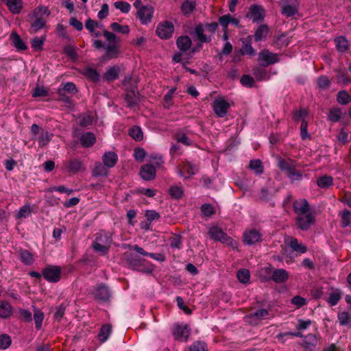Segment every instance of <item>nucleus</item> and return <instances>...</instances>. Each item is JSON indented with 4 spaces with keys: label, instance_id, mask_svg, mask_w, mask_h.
<instances>
[{
    "label": "nucleus",
    "instance_id": "1",
    "mask_svg": "<svg viewBox=\"0 0 351 351\" xmlns=\"http://www.w3.org/2000/svg\"><path fill=\"white\" fill-rule=\"evenodd\" d=\"M217 27L218 23H199L191 32L194 40L199 43L193 47L191 39L188 36H181L176 40L178 49L181 53H185L188 58H191L202 48L203 43L211 41L212 36L216 32Z\"/></svg>",
    "mask_w": 351,
    "mask_h": 351
},
{
    "label": "nucleus",
    "instance_id": "2",
    "mask_svg": "<svg viewBox=\"0 0 351 351\" xmlns=\"http://www.w3.org/2000/svg\"><path fill=\"white\" fill-rule=\"evenodd\" d=\"M104 36L106 40V43L104 44L99 40H95L93 45L96 49L103 48L105 50V54L101 57L104 61L117 58L121 55L120 51V39L113 33L104 31Z\"/></svg>",
    "mask_w": 351,
    "mask_h": 351
},
{
    "label": "nucleus",
    "instance_id": "3",
    "mask_svg": "<svg viewBox=\"0 0 351 351\" xmlns=\"http://www.w3.org/2000/svg\"><path fill=\"white\" fill-rule=\"evenodd\" d=\"M111 243L112 238L109 234L106 232H100L96 234L92 247L95 252L104 255L108 253Z\"/></svg>",
    "mask_w": 351,
    "mask_h": 351
},
{
    "label": "nucleus",
    "instance_id": "4",
    "mask_svg": "<svg viewBox=\"0 0 351 351\" xmlns=\"http://www.w3.org/2000/svg\"><path fill=\"white\" fill-rule=\"evenodd\" d=\"M311 324L312 321L311 319H298L297 324L295 325V329L297 330V332H280L277 335L276 338L282 343L285 341L286 339L284 338L287 336H293L302 338L304 337L302 332L306 330L311 326Z\"/></svg>",
    "mask_w": 351,
    "mask_h": 351
},
{
    "label": "nucleus",
    "instance_id": "5",
    "mask_svg": "<svg viewBox=\"0 0 351 351\" xmlns=\"http://www.w3.org/2000/svg\"><path fill=\"white\" fill-rule=\"evenodd\" d=\"M208 235L211 239L226 243L233 248L237 247V241L228 237L226 233L217 226L211 227L209 229Z\"/></svg>",
    "mask_w": 351,
    "mask_h": 351
},
{
    "label": "nucleus",
    "instance_id": "6",
    "mask_svg": "<svg viewBox=\"0 0 351 351\" xmlns=\"http://www.w3.org/2000/svg\"><path fill=\"white\" fill-rule=\"evenodd\" d=\"M42 275L47 282L56 283L61 278L62 269L58 265H48L43 269Z\"/></svg>",
    "mask_w": 351,
    "mask_h": 351
},
{
    "label": "nucleus",
    "instance_id": "7",
    "mask_svg": "<svg viewBox=\"0 0 351 351\" xmlns=\"http://www.w3.org/2000/svg\"><path fill=\"white\" fill-rule=\"evenodd\" d=\"M197 171V166L189 161L184 162L176 167L178 174L185 179L190 178Z\"/></svg>",
    "mask_w": 351,
    "mask_h": 351
},
{
    "label": "nucleus",
    "instance_id": "8",
    "mask_svg": "<svg viewBox=\"0 0 351 351\" xmlns=\"http://www.w3.org/2000/svg\"><path fill=\"white\" fill-rule=\"evenodd\" d=\"M230 107V103L220 97L215 99L212 104V108L215 114L220 118L227 115Z\"/></svg>",
    "mask_w": 351,
    "mask_h": 351
},
{
    "label": "nucleus",
    "instance_id": "9",
    "mask_svg": "<svg viewBox=\"0 0 351 351\" xmlns=\"http://www.w3.org/2000/svg\"><path fill=\"white\" fill-rule=\"evenodd\" d=\"M246 16L253 22H261L265 16V10L261 5L254 4L249 8Z\"/></svg>",
    "mask_w": 351,
    "mask_h": 351
},
{
    "label": "nucleus",
    "instance_id": "10",
    "mask_svg": "<svg viewBox=\"0 0 351 351\" xmlns=\"http://www.w3.org/2000/svg\"><path fill=\"white\" fill-rule=\"evenodd\" d=\"M191 332V328L187 324H176L173 328V335L176 340L186 341Z\"/></svg>",
    "mask_w": 351,
    "mask_h": 351
},
{
    "label": "nucleus",
    "instance_id": "11",
    "mask_svg": "<svg viewBox=\"0 0 351 351\" xmlns=\"http://www.w3.org/2000/svg\"><path fill=\"white\" fill-rule=\"evenodd\" d=\"M259 64L263 66H267L278 61L277 54L270 52L269 50H262L258 54Z\"/></svg>",
    "mask_w": 351,
    "mask_h": 351
},
{
    "label": "nucleus",
    "instance_id": "12",
    "mask_svg": "<svg viewBox=\"0 0 351 351\" xmlns=\"http://www.w3.org/2000/svg\"><path fill=\"white\" fill-rule=\"evenodd\" d=\"M64 167L69 173H77L85 169L82 160L79 158H72L64 162Z\"/></svg>",
    "mask_w": 351,
    "mask_h": 351
},
{
    "label": "nucleus",
    "instance_id": "13",
    "mask_svg": "<svg viewBox=\"0 0 351 351\" xmlns=\"http://www.w3.org/2000/svg\"><path fill=\"white\" fill-rule=\"evenodd\" d=\"M314 223L315 217L311 213L298 216L296 218V223L302 230H308Z\"/></svg>",
    "mask_w": 351,
    "mask_h": 351
},
{
    "label": "nucleus",
    "instance_id": "14",
    "mask_svg": "<svg viewBox=\"0 0 351 351\" xmlns=\"http://www.w3.org/2000/svg\"><path fill=\"white\" fill-rule=\"evenodd\" d=\"M174 32L173 23H159L157 26L156 34L162 39H168L172 36Z\"/></svg>",
    "mask_w": 351,
    "mask_h": 351
},
{
    "label": "nucleus",
    "instance_id": "15",
    "mask_svg": "<svg viewBox=\"0 0 351 351\" xmlns=\"http://www.w3.org/2000/svg\"><path fill=\"white\" fill-rule=\"evenodd\" d=\"M95 297L101 301H108L111 297V292L106 285H99L94 291Z\"/></svg>",
    "mask_w": 351,
    "mask_h": 351
},
{
    "label": "nucleus",
    "instance_id": "16",
    "mask_svg": "<svg viewBox=\"0 0 351 351\" xmlns=\"http://www.w3.org/2000/svg\"><path fill=\"white\" fill-rule=\"evenodd\" d=\"M261 240V234L256 230L245 231L243 234V241L246 245H253Z\"/></svg>",
    "mask_w": 351,
    "mask_h": 351
},
{
    "label": "nucleus",
    "instance_id": "17",
    "mask_svg": "<svg viewBox=\"0 0 351 351\" xmlns=\"http://www.w3.org/2000/svg\"><path fill=\"white\" fill-rule=\"evenodd\" d=\"M10 40L12 46L17 51H25L27 49V45L21 36L14 31H12L10 35Z\"/></svg>",
    "mask_w": 351,
    "mask_h": 351
},
{
    "label": "nucleus",
    "instance_id": "18",
    "mask_svg": "<svg viewBox=\"0 0 351 351\" xmlns=\"http://www.w3.org/2000/svg\"><path fill=\"white\" fill-rule=\"evenodd\" d=\"M297 0H282V14L287 16H291L297 12L295 3Z\"/></svg>",
    "mask_w": 351,
    "mask_h": 351
},
{
    "label": "nucleus",
    "instance_id": "19",
    "mask_svg": "<svg viewBox=\"0 0 351 351\" xmlns=\"http://www.w3.org/2000/svg\"><path fill=\"white\" fill-rule=\"evenodd\" d=\"M49 14L47 7L40 6L35 8L33 12L34 22H46Z\"/></svg>",
    "mask_w": 351,
    "mask_h": 351
},
{
    "label": "nucleus",
    "instance_id": "20",
    "mask_svg": "<svg viewBox=\"0 0 351 351\" xmlns=\"http://www.w3.org/2000/svg\"><path fill=\"white\" fill-rule=\"evenodd\" d=\"M293 210L298 216L309 213V204L308 201L305 199L295 200L293 202Z\"/></svg>",
    "mask_w": 351,
    "mask_h": 351
},
{
    "label": "nucleus",
    "instance_id": "21",
    "mask_svg": "<svg viewBox=\"0 0 351 351\" xmlns=\"http://www.w3.org/2000/svg\"><path fill=\"white\" fill-rule=\"evenodd\" d=\"M304 340L302 346L304 351H314L317 344V338L315 335L308 334L303 337Z\"/></svg>",
    "mask_w": 351,
    "mask_h": 351
},
{
    "label": "nucleus",
    "instance_id": "22",
    "mask_svg": "<svg viewBox=\"0 0 351 351\" xmlns=\"http://www.w3.org/2000/svg\"><path fill=\"white\" fill-rule=\"evenodd\" d=\"M140 175L143 180H151L155 178L156 169L152 165H145L141 168Z\"/></svg>",
    "mask_w": 351,
    "mask_h": 351
},
{
    "label": "nucleus",
    "instance_id": "23",
    "mask_svg": "<svg viewBox=\"0 0 351 351\" xmlns=\"http://www.w3.org/2000/svg\"><path fill=\"white\" fill-rule=\"evenodd\" d=\"M118 161V155L114 152H106L102 156V162L108 168H112L115 166Z\"/></svg>",
    "mask_w": 351,
    "mask_h": 351
},
{
    "label": "nucleus",
    "instance_id": "24",
    "mask_svg": "<svg viewBox=\"0 0 351 351\" xmlns=\"http://www.w3.org/2000/svg\"><path fill=\"white\" fill-rule=\"evenodd\" d=\"M285 243L293 251L300 254H304L307 251V247L302 243H300L295 238L290 237L285 240Z\"/></svg>",
    "mask_w": 351,
    "mask_h": 351
},
{
    "label": "nucleus",
    "instance_id": "25",
    "mask_svg": "<svg viewBox=\"0 0 351 351\" xmlns=\"http://www.w3.org/2000/svg\"><path fill=\"white\" fill-rule=\"evenodd\" d=\"M341 298L342 293L339 289L331 288L326 300L330 306H333L338 304Z\"/></svg>",
    "mask_w": 351,
    "mask_h": 351
},
{
    "label": "nucleus",
    "instance_id": "26",
    "mask_svg": "<svg viewBox=\"0 0 351 351\" xmlns=\"http://www.w3.org/2000/svg\"><path fill=\"white\" fill-rule=\"evenodd\" d=\"M125 101L127 103V106L129 108H134L137 106L139 101V96L138 93L135 91V90L132 89L130 90H128L125 94Z\"/></svg>",
    "mask_w": 351,
    "mask_h": 351
},
{
    "label": "nucleus",
    "instance_id": "27",
    "mask_svg": "<svg viewBox=\"0 0 351 351\" xmlns=\"http://www.w3.org/2000/svg\"><path fill=\"white\" fill-rule=\"evenodd\" d=\"M137 10L138 17L141 21L146 22L151 20L154 14V8L152 6H142Z\"/></svg>",
    "mask_w": 351,
    "mask_h": 351
},
{
    "label": "nucleus",
    "instance_id": "28",
    "mask_svg": "<svg viewBox=\"0 0 351 351\" xmlns=\"http://www.w3.org/2000/svg\"><path fill=\"white\" fill-rule=\"evenodd\" d=\"M289 277L288 272L284 269H278L274 270L271 276V280L277 283L285 282Z\"/></svg>",
    "mask_w": 351,
    "mask_h": 351
},
{
    "label": "nucleus",
    "instance_id": "29",
    "mask_svg": "<svg viewBox=\"0 0 351 351\" xmlns=\"http://www.w3.org/2000/svg\"><path fill=\"white\" fill-rule=\"evenodd\" d=\"M95 136L93 132H86L82 134L80 143L84 147H92L95 143Z\"/></svg>",
    "mask_w": 351,
    "mask_h": 351
},
{
    "label": "nucleus",
    "instance_id": "30",
    "mask_svg": "<svg viewBox=\"0 0 351 351\" xmlns=\"http://www.w3.org/2000/svg\"><path fill=\"white\" fill-rule=\"evenodd\" d=\"M108 169L109 168L105 165V164H102L99 162H96L92 171L93 176L96 177H106L108 174Z\"/></svg>",
    "mask_w": 351,
    "mask_h": 351
},
{
    "label": "nucleus",
    "instance_id": "31",
    "mask_svg": "<svg viewBox=\"0 0 351 351\" xmlns=\"http://www.w3.org/2000/svg\"><path fill=\"white\" fill-rule=\"evenodd\" d=\"M86 29L90 32L91 35L95 37H99L104 34V29H102L101 23H85Z\"/></svg>",
    "mask_w": 351,
    "mask_h": 351
},
{
    "label": "nucleus",
    "instance_id": "32",
    "mask_svg": "<svg viewBox=\"0 0 351 351\" xmlns=\"http://www.w3.org/2000/svg\"><path fill=\"white\" fill-rule=\"evenodd\" d=\"M12 314V307L11 304L6 301L0 302V317L6 319Z\"/></svg>",
    "mask_w": 351,
    "mask_h": 351
},
{
    "label": "nucleus",
    "instance_id": "33",
    "mask_svg": "<svg viewBox=\"0 0 351 351\" xmlns=\"http://www.w3.org/2000/svg\"><path fill=\"white\" fill-rule=\"evenodd\" d=\"M317 184L321 189H328L333 184L332 177L323 175L317 179Z\"/></svg>",
    "mask_w": 351,
    "mask_h": 351
},
{
    "label": "nucleus",
    "instance_id": "34",
    "mask_svg": "<svg viewBox=\"0 0 351 351\" xmlns=\"http://www.w3.org/2000/svg\"><path fill=\"white\" fill-rule=\"evenodd\" d=\"M196 8V3L193 0H185L181 5L182 13L185 15L191 14Z\"/></svg>",
    "mask_w": 351,
    "mask_h": 351
},
{
    "label": "nucleus",
    "instance_id": "35",
    "mask_svg": "<svg viewBox=\"0 0 351 351\" xmlns=\"http://www.w3.org/2000/svg\"><path fill=\"white\" fill-rule=\"evenodd\" d=\"M9 10L14 14H18L23 7L21 0H6L5 1Z\"/></svg>",
    "mask_w": 351,
    "mask_h": 351
},
{
    "label": "nucleus",
    "instance_id": "36",
    "mask_svg": "<svg viewBox=\"0 0 351 351\" xmlns=\"http://www.w3.org/2000/svg\"><path fill=\"white\" fill-rule=\"evenodd\" d=\"M269 315V311L265 308L258 309L254 313H252L249 315L248 317L252 319V321H259L264 319H266Z\"/></svg>",
    "mask_w": 351,
    "mask_h": 351
},
{
    "label": "nucleus",
    "instance_id": "37",
    "mask_svg": "<svg viewBox=\"0 0 351 351\" xmlns=\"http://www.w3.org/2000/svg\"><path fill=\"white\" fill-rule=\"evenodd\" d=\"M52 134L48 131L42 130L38 136L36 137L40 146L47 145L51 141Z\"/></svg>",
    "mask_w": 351,
    "mask_h": 351
},
{
    "label": "nucleus",
    "instance_id": "38",
    "mask_svg": "<svg viewBox=\"0 0 351 351\" xmlns=\"http://www.w3.org/2000/svg\"><path fill=\"white\" fill-rule=\"evenodd\" d=\"M21 261L25 265H31L34 263L33 255L27 250H21L19 252Z\"/></svg>",
    "mask_w": 351,
    "mask_h": 351
},
{
    "label": "nucleus",
    "instance_id": "39",
    "mask_svg": "<svg viewBox=\"0 0 351 351\" xmlns=\"http://www.w3.org/2000/svg\"><path fill=\"white\" fill-rule=\"evenodd\" d=\"M336 47L340 52H345L348 49V40L344 36H338L335 40Z\"/></svg>",
    "mask_w": 351,
    "mask_h": 351
},
{
    "label": "nucleus",
    "instance_id": "40",
    "mask_svg": "<svg viewBox=\"0 0 351 351\" xmlns=\"http://www.w3.org/2000/svg\"><path fill=\"white\" fill-rule=\"evenodd\" d=\"M249 168L257 175L262 174L264 170L262 162L259 159L250 160Z\"/></svg>",
    "mask_w": 351,
    "mask_h": 351
},
{
    "label": "nucleus",
    "instance_id": "41",
    "mask_svg": "<svg viewBox=\"0 0 351 351\" xmlns=\"http://www.w3.org/2000/svg\"><path fill=\"white\" fill-rule=\"evenodd\" d=\"M335 71L337 73V81L339 84L348 85L351 83V78L345 72L339 69H335Z\"/></svg>",
    "mask_w": 351,
    "mask_h": 351
},
{
    "label": "nucleus",
    "instance_id": "42",
    "mask_svg": "<svg viewBox=\"0 0 351 351\" xmlns=\"http://www.w3.org/2000/svg\"><path fill=\"white\" fill-rule=\"evenodd\" d=\"M111 333V326L109 324L104 325L99 331L98 337L100 341L105 342Z\"/></svg>",
    "mask_w": 351,
    "mask_h": 351
},
{
    "label": "nucleus",
    "instance_id": "43",
    "mask_svg": "<svg viewBox=\"0 0 351 351\" xmlns=\"http://www.w3.org/2000/svg\"><path fill=\"white\" fill-rule=\"evenodd\" d=\"M35 311H34V322H35V327L37 330H40L42 327V324H43V319H44V313L36 308L34 306Z\"/></svg>",
    "mask_w": 351,
    "mask_h": 351
},
{
    "label": "nucleus",
    "instance_id": "44",
    "mask_svg": "<svg viewBox=\"0 0 351 351\" xmlns=\"http://www.w3.org/2000/svg\"><path fill=\"white\" fill-rule=\"evenodd\" d=\"M130 136L136 141H140L143 139V134L142 130L140 127L134 125L129 131Z\"/></svg>",
    "mask_w": 351,
    "mask_h": 351
},
{
    "label": "nucleus",
    "instance_id": "45",
    "mask_svg": "<svg viewBox=\"0 0 351 351\" xmlns=\"http://www.w3.org/2000/svg\"><path fill=\"white\" fill-rule=\"evenodd\" d=\"M268 33V27L265 24L261 25L256 31L255 40L259 41L266 37Z\"/></svg>",
    "mask_w": 351,
    "mask_h": 351
},
{
    "label": "nucleus",
    "instance_id": "46",
    "mask_svg": "<svg viewBox=\"0 0 351 351\" xmlns=\"http://www.w3.org/2000/svg\"><path fill=\"white\" fill-rule=\"evenodd\" d=\"M119 69L117 66H112L106 71L104 74V78L106 80L111 81L118 77Z\"/></svg>",
    "mask_w": 351,
    "mask_h": 351
},
{
    "label": "nucleus",
    "instance_id": "47",
    "mask_svg": "<svg viewBox=\"0 0 351 351\" xmlns=\"http://www.w3.org/2000/svg\"><path fill=\"white\" fill-rule=\"evenodd\" d=\"M237 276L240 282L246 284L250 280V271L247 269H241L237 271Z\"/></svg>",
    "mask_w": 351,
    "mask_h": 351
},
{
    "label": "nucleus",
    "instance_id": "48",
    "mask_svg": "<svg viewBox=\"0 0 351 351\" xmlns=\"http://www.w3.org/2000/svg\"><path fill=\"white\" fill-rule=\"evenodd\" d=\"M337 100L339 104L346 105L351 101V97L346 90H340L337 94Z\"/></svg>",
    "mask_w": 351,
    "mask_h": 351
},
{
    "label": "nucleus",
    "instance_id": "49",
    "mask_svg": "<svg viewBox=\"0 0 351 351\" xmlns=\"http://www.w3.org/2000/svg\"><path fill=\"white\" fill-rule=\"evenodd\" d=\"M84 73L86 77L94 82H98L100 80V76L98 72L94 69L87 68L85 69Z\"/></svg>",
    "mask_w": 351,
    "mask_h": 351
},
{
    "label": "nucleus",
    "instance_id": "50",
    "mask_svg": "<svg viewBox=\"0 0 351 351\" xmlns=\"http://www.w3.org/2000/svg\"><path fill=\"white\" fill-rule=\"evenodd\" d=\"M169 245L171 248L180 250L182 247V241L180 236L174 235L169 239Z\"/></svg>",
    "mask_w": 351,
    "mask_h": 351
},
{
    "label": "nucleus",
    "instance_id": "51",
    "mask_svg": "<svg viewBox=\"0 0 351 351\" xmlns=\"http://www.w3.org/2000/svg\"><path fill=\"white\" fill-rule=\"evenodd\" d=\"M340 216L342 227L349 226L351 223V212L348 210H344L340 213Z\"/></svg>",
    "mask_w": 351,
    "mask_h": 351
},
{
    "label": "nucleus",
    "instance_id": "52",
    "mask_svg": "<svg viewBox=\"0 0 351 351\" xmlns=\"http://www.w3.org/2000/svg\"><path fill=\"white\" fill-rule=\"evenodd\" d=\"M274 270L271 267H265L261 269L260 271V278L262 281H267L271 280Z\"/></svg>",
    "mask_w": 351,
    "mask_h": 351
},
{
    "label": "nucleus",
    "instance_id": "53",
    "mask_svg": "<svg viewBox=\"0 0 351 351\" xmlns=\"http://www.w3.org/2000/svg\"><path fill=\"white\" fill-rule=\"evenodd\" d=\"M45 40V36L35 37L32 41V47L36 51H41L43 49Z\"/></svg>",
    "mask_w": 351,
    "mask_h": 351
},
{
    "label": "nucleus",
    "instance_id": "54",
    "mask_svg": "<svg viewBox=\"0 0 351 351\" xmlns=\"http://www.w3.org/2000/svg\"><path fill=\"white\" fill-rule=\"evenodd\" d=\"M254 75L258 80H266L269 79V76L266 71L261 67H257L254 69Z\"/></svg>",
    "mask_w": 351,
    "mask_h": 351
},
{
    "label": "nucleus",
    "instance_id": "55",
    "mask_svg": "<svg viewBox=\"0 0 351 351\" xmlns=\"http://www.w3.org/2000/svg\"><path fill=\"white\" fill-rule=\"evenodd\" d=\"M32 213L29 205H25L20 208L16 214L17 218H27L30 216Z\"/></svg>",
    "mask_w": 351,
    "mask_h": 351
},
{
    "label": "nucleus",
    "instance_id": "56",
    "mask_svg": "<svg viewBox=\"0 0 351 351\" xmlns=\"http://www.w3.org/2000/svg\"><path fill=\"white\" fill-rule=\"evenodd\" d=\"M19 318L25 322H30L32 320V313L27 309L25 308H19Z\"/></svg>",
    "mask_w": 351,
    "mask_h": 351
},
{
    "label": "nucleus",
    "instance_id": "57",
    "mask_svg": "<svg viewBox=\"0 0 351 351\" xmlns=\"http://www.w3.org/2000/svg\"><path fill=\"white\" fill-rule=\"evenodd\" d=\"M341 114H342L340 109H332L328 113V119L332 122H337L341 117Z\"/></svg>",
    "mask_w": 351,
    "mask_h": 351
},
{
    "label": "nucleus",
    "instance_id": "58",
    "mask_svg": "<svg viewBox=\"0 0 351 351\" xmlns=\"http://www.w3.org/2000/svg\"><path fill=\"white\" fill-rule=\"evenodd\" d=\"M338 319L340 325L346 326L351 322V316L348 312H342L338 314Z\"/></svg>",
    "mask_w": 351,
    "mask_h": 351
},
{
    "label": "nucleus",
    "instance_id": "59",
    "mask_svg": "<svg viewBox=\"0 0 351 351\" xmlns=\"http://www.w3.org/2000/svg\"><path fill=\"white\" fill-rule=\"evenodd\" d=\"M291 182L300 181L303 178V174L293 168L287 175Z\"/></svg>",
    "mask_w": 351,
    "mask_h": 351
},
{
    "label": "nucleus",
    "instance_id": "60",
    "mask_svg": "<svg viewBox=\"0 0 351 351\" xmlns=\"http://www.w3.org/2000/svg\"><path fill=\"white\" fill-rule=\"evenodd\" d=\"M317 84L320 88L325 90L330 86L331 81L327 76L322 75L317 80Z\"/></svg>",
    "mask_w": 351,
    "mask_h": 351
},
{
    "label": "nucleus",
    "instance_id": "61",
    "mask_svg": "<svg viewBox=\"0 0 351 351\" xmlns=\"http://www.w3.org/2000/svg\"><path fill=\"white\" fill-rule=\"evenodd\" d=\"M12 343L10 337L8 335L3 334L0 335V349L8 348Z\"/></svg>",
    "mask_w": 351,
    "mask_h": 351
},
{
    "label": "nucleus",
    "instance_id": "62",
    "mask_svg": "<svg viewBox=\"0 0 351 351\" xmlns=\"http://www.w3.org/2000/svg\"><path fill=\"white\" fill-rule=\"evenodd\" d=\"M189 351H206V344L204 341H195L189 347Z\"/></svg>",
    "mask_w": 351,
    "mask_h": 351
},
{
    "label": "nucleus",
    "instance_id": "63",
    "mask_svg": "<svg viewBox=\"0 0 351 351\" xmlns=\"http://www.w3.org/2000/svg\"><path fill=\"white\" fill-rule=\"evenodd\" d=\"M149 161L152 163L151 165L156 167H159L163 163L162 156L158 154H152L149 155Z\"/></svg>",
    "mask_w": 351,
    "mask_h": 351
},
{
    "label": "nucleus",
    "instance_id": "64",
    "mask_svg": "<svg viewBox=\"0 0 351 351\" xmlns=\"http://www.w3.org/2000/svg\"><path fill=\"white\" fill-rule=\"evenodd\" d=\"M291 302L297 308H300L307 304V300L304 298H302L300 295H296L291 299Z\"/></svg>",
    "mask_w": 351,
    "mask_h": 351
}]
</instances>
